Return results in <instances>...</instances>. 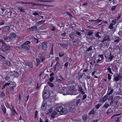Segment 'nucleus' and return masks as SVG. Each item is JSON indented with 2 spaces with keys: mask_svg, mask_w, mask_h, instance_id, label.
Returning <instances> with one entry per match:
<instances>
[{
  "mask_svg": "<svg viewBox=\"0 0 122 122\" xmlns=\"http://www.w3.org/2000/svg\"><path fill=\"white\" fill-rule=\"evenodd\" d=\"M56 111L59 112L61 115H65L67 113V109L66 108L63 107L61 105H59L56 108Z\"/></svg>",
  "mask_w": 122,
  "mask_h": 122,
  "instance_id": "obj_1",
  "label": "nucleus"
},
{
  "mask_svg": "<svg viewBox=\"0 0 122 122\" xmlns=\"http://www.w3.org/2000/svg\"><path fill=\"white\" fill-rule=\"evenodd\" d=\"M30 42L27 41L25 42L23 44L18 46V48L20 49H25L26 50H28L29 49V46L28 45L30 44Z\"/></svg>",
  "mask_w": 122,
  "mask_h": 122,
  "instance_id": "obj_2",
  "label": "nucleus"
},
{
  "mask_svg": "<svg viewBox=\"0 0 122 122\" xmlns=\"http://www.w3.org/2000/svg\"><path fill=\"white\" fill-rule=\"evenodd\" d=\"M45 56L42 55H39L38 57L36 58V60L38 65L40 64L41 62H43L46 59Z\"/></svg>",
  "mask_w": 122,
  "mask_h": 122,
  "instance_id": "obj_3",
  "label": "nucleus"
},
{
  "mask_svg": "<svg viewBox=\"0 0 122 122\" xmlns=\"http://www.w3.org/2000/svg\"><path fill=\"white\" fill-rule=\"evenodd\" d=\"M104 56L106 61L108 62L111 61L114 57L113 55L110 53L108 54L105 53Z\"/></svg>",
  "mask_w": 122,
  "mask_h": 122,
  "instance_id": "obj_4",
  "label": "nucleus"
},
{
  "mask_svg": "<svg viewBox=\"0 0 122 122\" xmlns=\"http://www.w3.org/2000/svg\"><path fill=\"white\" fill-rule=\"evenodd\" d=\"M10 47L5 43L3 44L0 48V50L2 51L5 52L9 50Z\"/></svg>",
  "mask_w": 122,
  "mask_h": 122,
  "instance_id": "obj_5",
  "label": "nucleus"
},
{
  "mask_svg": "<svg viewBox=\"0 0 122 122\" xmlns=\"http://www.w3.org/2000/svg\"><path fill=\"white\" fill-rule=\"evenodd\" d=\"M67 91L68 92H69L70 93V94H68V95H73L74 92L75 88L73 86L68 87H67Z\"/></svg>",
  "mask_w": 122,
  "mask_h": 122,
  "instance_id": "obj_6",
  "label": "nucleus"
},
{
  "mask_svg": "<svg viewBox=\"0 0 122 122\" xmlns=\"http://www.w3.org/2000/svg\"><path fill=\"white\" fill-rule=\"evenodd\" d=\"M67 91V87L64 88L62 89L61 92L62 93V94L64 95H68V94H70V93L68 92Z\"/></svg>",
  "mask_w": 122,
  "mask_h": 122,
  "instance_id": "obj_7",
  "label": "nucleus"
},
{
  "mask_svg": "<svg viewBox=\"0 0 122 122\" xmlns=\"http://www.w3.org/2000/svg\"><path fill=\"white\" fill-rule=\"evenodd\" d=\"M16 36L14 33H11L9 36L8 38L11 40H14L15 39Z\"/></svg>",
  "mask_w": 122,
  "mask_h": 122,
  "instance_id": "obj_8",
  "label": "nucleus"
},
{
  "mask_svg": "<svg viewBox=\"0 0 122 122\" xmlns=\"http://www.w3.org/2000/svg\"><path fill=\"white\" fill-rule=\"evenodd\" d=\"M116 20H112V23L110 24L109 26V28L110 29H112L113 28V25H115L116 23Z\"/></svg>",
  "mask_w": 122,
  "mask_h": 122,
  "instance_id": "obj_9",
  "label": "nucleus"
},
{
  "mask_svg": "<svg viewBox=\"0 0 122 122\" xmlns=\"http://www.w3.org/2000/svg\"><path fill=\"white\" fill-rule=\"evenodd\" d=\"M98 59L97 61V62H99L104 59L103 56L102 55H99L98 56Z\"/></svg>",
  "mask_w": 122,
  "mask_h": 122,
  "instance_id": "obj_10",
  "label": "nucleus"
},
{
  "mask_svg": "<svg viewBox=\"0 0 122 122\" xmlns=\"http://www.w3.org/2000/svg\"><path fill=\"white\" fill-rule=\"evenodd\" d=\"M43 97L45 99H47L49 97V93L48 94L44 91H43L42 95Z\"/></svg>",
  "mask_w": 122,
  "mask_h": 122,
  "instance_id": "obj_11",
  "label": "nucleus"
},
{
  "mask_svg": "<svg viewBox=\"0 0 122 122\" xmlns=\"http://www.w3.org/2000/svg\"><path fill=\"white\" fill-rule=\"evenodd\" d=\"M108 97V96L107 95L105 96L102 99L99 100V102H105L107 100Z\"/></svg>",
  "mask_w": 122,
  "mask_h": 122,
  "instance_id": "obj_12",
  "label": "nucleus"
},
{
  "mask_svg": "<svg viewBox=\"0 0 122 122\" xmlns=\"http://www.w3.org/2000/svg\"><path fill=\"white\" fill-rule=\"evenodd\" d=\"M47 106L46 102V101H44L41 107V109L43 110H45Z\"/></svg>",
  "mask_w": 122,
  "mask_h": 122,
  "instance_id": "obj_13",
  "label": "nucleus"
},
{
  "mask_svg": "<svg viewBox=\"0 0 122 122\" xmlns=\"http://www.w3.org/2000/svg\"><path fill=\"white\" fill-rule=\"evenodd\" d=\"M11 107L12 109H11V111L12 114L13 115H15L17 114L13 106H11Z\"/></svg>",
  "mask_w": 122,
  "mask_h": 122,
  "instance_id": "obj_14",
  "label": "nucleus"
},
{
  "mask_svg": "<svg viewBox=\"0 0 122 122\" xmlns=\"http://www.w3.org/2000/svg\"><path fill=\"white\" fill-rule=\"evenodd\" d=\"M76 108V105H72L70 109V111L71 112L74 111L75 110Z\"/></svg>",
  "mask_w": 122,
  "mask_h": 122,
  "instance_id": "obj_15",
  "label": "nucleus"
},
{
  "mask_svg": "<svg viewBox=\"0 0 122 122\" xmlns=\"http://www.w3.org/2000/svg\"><path fill=\"white\" fill-rule=\"evenodd\" d=\"M114 111L113 109L111 108L108 109L106 112V113L107 114H109L113 112Z\"/></svg>",
  "mask_w": 122,
  "mask_h": 122,
  "instance_id": "obj_16",
  "label": "nucleus"
},
{
  "mask_svg": "<svg viewBox=\"0 0 122 122\" xmlns=\"http://www.w3.org/2000/svg\"><path fill=\"white\" fill-rule=\"evenodd\" d=\"M113 90L111 87H109L108 88V92H107V94L108 95H110L113 92Z\"/></svg>",
  "mask_w": 122,
  "mask_h": 122,
  "instance_id": "obj_17",
  "label": "nucleus"
},
{
  "mask_svg": "<svg viewBox=\"0 0 122 122\" xmlns=\"http://www.w3.org/2000/svg\"><path fill=\"white\" fill-rule=\"evenodd\" d=\"M57 113L55 111H54L51 114V117L53 118H54L56 116H57Z\"/></svg>",
  "mask_w": 122,
  "mask_h": 122,
  "instance_id": "obj_18",
  "label": "nucleus"
},
{
  "mask_svg": "<svg viewBox=\"0 0 122 122\" xmlns=\"http://www.w3.org/2000/svg\"><path fill=\"white\" fill-rule=\"evenodd\" d=\"M31 4L32 5H41V6H44L45 5H44L43 4H37L36 3H34V2H30V4Z\"/></svg>",
  "mask_w": 122,
  "mask_h": 122,
  "instance_id": "obj_19",
  "label": "nucleus"
},
{
  "mask_svg": "<svg viewBox=\"0 0 122 122\" xmlns=\"http://www.w3.org/2000/svg\"><path fill=\"white\" fill-rule=\"evenodd\" d=\"M47 45L45 43H43L42 44V49L44 50H45L46 49V48Z\"/></svg>",
  "mask_w": 122,
  "mask_h": 122,
  "instance_id": "obj_20",
  "label": "nucleus"
},
{
  "mask_svg": "<svg viewBox=\"0 0 122 122\" xmlns=\"http://www.w3.org/2000/svg\"><path fill=\"white\" fill-rule=\"evenodd\" d=\"M109 36L107 35H106L103 39V41H104L109 39Z\"/></svg>",
  "mask_w": 122,
  "mask_h": 122,
  "instance_id": "obj_21",
  "label": "nucleus"
},
{
  "mask_svg": "<svg viewBox=\"0 0 122 122\" xmlns=\"http://www.w3.org/2000/svg\"><path fill=\"white\" fill-rule=\"evenodd\" d=\"M36 1H40L41 2H52L51 0H35Z\"/></svg>",
  "mask_w": 122,
  "mask_h": 122,
  "instance_id": "obj_22",
  "label": "nucleus"
},
{
  "mask_svg": "<svg viewBox=\"0 0 122 122\" xmlns=\"http://www.w3.org/2000/svg\"><path fill=\"white\" fill-rule=\"evenodd\" d=\"M109 106V105L107 103H105L103 105V108H105V109H106Z\"/></svg>",
  "mask_w": 122,
  "mask_h": 122,
  "instance_id": "obj_23",
  "label": "nucleus"
},
{
  "mask_svg": "<svg viewBox=\"0 0 122 122\" xmlns=\"http://www.w3.org/2000/svg\"><path fill=\"white\" fill-rule=\"evenodd\" d=\"M40 11L37 10L34 13H32V14L34 15H38V14L40 13Z\"/></svg>",
  "mask_w": 122,
  "mask_h": 122,
  "instance_id": "obj_24",
  "label": "nucleus"
},
{
  "mask_svg": "<svg viewBox=\"0 0 122 122\" xmlns=\"http://www.w3.org/2000/svg\"><path fill=\"white\" fill-rule=\"evenodd\" d=\"M96 36L97 37H100L101 36V33L99 32L96 33Z\"/></svg>",
  "mask_w": 122,
  "mask_h": 122,
  "instance_id": "obj_25",
  "label": "nucleus"
},
{
  "mask_svg": "<svg viewBox=\"0 0 122 122\" xmlns=\"http://www.w3.org/2000/svg\"><path fill=\"white\" fill-rule=\"evenodd\" d=\"M26 64L30 67H32L33 66L32 64L31 63L27 62L26 63Z\"/></svg>",
  "mask_w": 122,
  "mask_h": 122,
  "instance_id": "obj_26",
  "label": "nucleus"
},
{
  "mask_svg": "<svg viewBox=\"0 0 122 122\" xmlns=\"http://www.w3.org/2000/svg\"><path fill=\"white\" fill-rule=\"evenodd\" d=\"M47 83L49 86L51 87H54V86L53 83H51L50 82H48Z\"/></svg>",
  "mask_w": 122,
  "mask_h": 122,
  "instance_id": "obj_27",
  "label": "nucleus"
},
{
  "mask_svg": "<svg viewBox=\"0 0 122 122\" xmlns=\"http://www.w3.org/2000/svg\"><path fill=\"white\" fill-rule=\"evenodd\" d=\"M7 13V15H8V17H10L11 16V11H9V12H8L7 11H6V14Z\"/></svg>",
  "mask_w": 122,
  "mask_h": 122,
  "instance_id": "obj_28",
  "label": "nucleus"
},
{
  "mask_svg": "<svg viewBox=\"0 0 122 122\" xmlns=\"http://www.w3.org/2000/svg\"><path fill=\"white\" fill-rule=\"evenodd\" d=\"M2 109L3 110V112L4 113H6V108L4 107L3 106H2Z\"/></svg>",
  "mask_w": 122,
  "mask_h": 122,
  "instance_id": "obj_29",
  "label": "nucleus"
},
{
  "mask_svg": "<svg viewBox=\"0 0 122 122\" xmlns=\"http://www.w3.org/2000/svg\"><path fill=\"white\" fill-rule=\"evenodd\" d=\"M117 5H115V6H113L112 7L111 9V10L112 11H113L116 8L117 6Z\"/></svg>",
  "mask_w": 122,
  "mask_h": 122,
  "instance_id": "obj_30",
  "label": "nucleus"
},
{
  "mask_svg": "<svg viewBox=\"0 0 122 122\" xmlns=\"http://www.w3.org/2000/svg\"><path fill=\"white\" fill-rule=\"evenodd\" d=\"M101 105L102 104L101 103L98 104H97L96 106V108L97 109H98Z\"/></svg>",
  "mask_w": 122,
  "mask_h": 122,
  "instance_id": "obj_31",
  "label": "nucleus"
},
{
  "mask_svg": "<svg viewBox=\"0 0 122 122\" xmlns=\"http://www.w3.org/2000/svg\"><path fill=\"white\" fill-rule=\"evenodd\" d=\"M64 53L63 52H60L59 54V56L60 57H63L64 56Z\"/></svg>",
  "mask_w": 122,
  "mask_h": 122,
  "instance_id": "obj_32",
  "label": "nucleus"
},
{
  "mask_svg": "<svg viewBox=\"0 0 122 122\" xmlns=\"http://www.w3.org/2000/svg\"><path fill=\"white\" fill-rule=\"evenodd\" d=\"M38 114V111H37L36 110L35 113V118H36L37 117Z\"/></svg>",
  "mask_w": 122,
  "mask_h": 122,
  "instance_id": "obj_33",
  "label": "nucleus"
},
{
  "mask_svg": "<svg viewBox=\"0 0 122 122\" xmlns=\"http://www.w3.org/2000/svg\"><path fill=\"white\" fill-rule=\"evenodd\" d=\"M10 28V27L9 26H6L5 27V30L6 31L8 30Z\"/></svg>",
  "mask_w": 122,
  "mask_h": 122,
  "instance_id": "obj_34",
  "label": "nucleus"
},
{
  "mask_svg": "<svg viewBox=\"0 0 122 122\" xmlns=\"http://www.w3.org/2000/svg\"><path fill=\"white\" fill-rule=\"evenodd\" d=\"M5 63L8 65H10V62L8 61H6L5 62Z\"/></svg>",
  "mask_w": 122,
  "mask_h": 122,
  "instance_id": "obj_35",
  "label": "nucleus"
},
{
  "mask_svg": "<svg viewBox=\"0 0 122 122\" xmlns=\"http://www.w3.org/2000/svg\"><path fill=\"white\" fill-rule=\"evenodd\" d=\"M82 118L84 121H85L86 119V116H83Z\"/></svg>",
  "mask_w": 122,
  "mask_h": 122,
  "instance_id": "obj_36",
  "label": "nucleus"
},
{
  "mask_svg": "<svg viewBox=\"0 0 122 122\" xmlns=\"http://www.w3.org/2000/svg\"><path fill=\"white\" fill-rule=\"evenodd\" d=\"M115 121L116 122H117L118 121L119 119L118 117H115Z\"/></svg>",
  "mask_w": 122,
  "mask_h": 122,
  "instance_id": "obj_37",
  "label": "nucleus"
},
{
  "mask_svg": "<svg viewBox=\"0 0 122 122\" xmlns=\"http://www.w3.org/2000/svg\"><path fill=\"white\" fill-rule=\"evenodd\" d=\"M108 70L109 71V72L111 74H112V71H111V68H107Z\"/></svg>",
  "mask_w": 122,
  "mask_h": 122,
  "instance_id": "obj_38",
  "label": "nucleus"
},
{
  "mask_svg": "<svg viewBox=\"0 0 122 122\" xmlns=\"http://www.w3.org/2000/svg\"><path fill=\"white\" fill-rule=\"evenodd\" d=\"M14 89V86H10V90L11 91H12L13 89Z\"/></svg>",
  "mask_w": 122,
  "mask_h": 122,
  "instance_id": "obj_39",
  "label": "nucleus"
},
{
  "mask_svg": "<svg viewBox=\"0 0 122 122\" xmlns=\"http://www.w3.org/2000/svg\"><path fill=\"white\" fill-rule=\"evenodd\" d=\"M94 112L93 111H92L89 112V115L93 114H94Z\"/></svg>",
  "mask_w": 122,
  "mask_h": 122,
  "instance_id": "obj_40",
  "label": "nucleus"
},
{
  "mask_svg": "<svg viewBox=\"0 0 122 122\" xmlns=\"http://www.w3.org/2000/svg\"><path fill=\"white\" fill-rule=\"evenodd\" d=\"M121 40L120 39H117L116 40H115L114 42H118L119 41H120Z\"/></svg>",
  "mask_w": 122,
  "mask_h": 122,
  "instance_id": "obj_41",
  "label": "nucleus"
},
{
  "mask_svg": "<svg viewBox=\"0 0 122 122\" xmlns=\"http://www.w3.org/2000/svg\"><path fill=\"white\" fill-rule=\"evenodd\" d=\"M113 99V97L112 96H110L108 97V99L109 100H111Z\"/></svg>",
  "mask_w": 122,
  "mask_h": 122,
  "instance_id": "obj_42",
  "label": "nucleus"
},
{
  "mask_svg": "<svg viewBox=\"0 0 122 122\" xmlns=\"http://www.w3.org/2000/svg\"><path fill=\"white\" fill-rule=\"evenodd\" d=\"M54 78L53 77H51L49 79L50 81L51 82H52Z\"/></svg>",
  "mask_w": 122,
  "mask_h": 122,
  "instance_id": "obj_43",
  "label": "nucleus"
},
{
  "mask_svg": "<svg viewBox=\"0 0 122 122\" xmlns=\"http://www.w3.org/2000/svg\"><path fill=\"white\" fill-rule=\"evenodd\" d=\"M92 50V47L91 46V47H89L88 48V49L87 50V51H89Z\"/></svg>",
  "mask_w": 122,
  "mask_h": 122,
  "instance_id": "obj_44",
  "label": "nucleus"
},
{
  "mask_svg": "<svg viewBox=\"0 0 122 122\" xmlns=\"http://www.w3.org/2000/svg\"><path fill=\"white\" fill-rule=\"evenodd\" d=\"M80 99H78L76 102V105H77L80 102Z\"/></svg>",
  "mask_w": 122,
  "mask_h": 122,
  "instance_id": "obj_45",
  "label": "nucleus"
},
{
  "mask_svg": "<svg viewBox=\"0 0 122 122\" xmlns=\"http://www.w3.org/2000/svg\"><path fill=\"white\" fill-rule=\"evenodd\" d=\"M21 3L24 4H30V2H21Z\"/></svg>",
  "mask_w": 122,
  "mask_h": 122,
  "instance_id": "obj_46",
  "label": "nucleus"
},
{
  "mask_svg": "<svg viewBox=\"0 0 122 122\" xmlns=\"http://www.w3.org/2000/svg\"><path fill=\"white\" fill-rule=\"evenodd\" d=\"M79 91L80 92L82 91L83 90L82 88L81 87H79L78 89Z\"/></svg>",
  "mask_w": 122,
  "mask_h": 122,
  "instance_id": "obj_47",
  "label": "nucleus"
},
{
  "mask_svg": "<svg viewBox=\"0 0 122 122\" xmlns=\"http://www.w3.org/2000/svg\"><path fill=\"white\" fill-rule=\"evenodd\" d=\"M43 21H40L38 22L37 23L38 24H42L43 23Z\"/></svg>",
  "mask_w": 122,
  "mask_h": 122,
  "instance_id": "obj_48",
  "label": "nucleus"
},
{
  "mask_svg": "<svg viewBox=\"0 0 122 122\" xmlns=\"http://www.w3.org/2000/svg\"><path fill=\"white\" fill-rule=\"evenodd\" d=\"M20 11L24 12L25 11V10L24 9H23L22 8H20Z\"/></svg>",
  "mask_w": 122,
  "mask_h": 122,
  "instance_id": "obj_49",
  "label": "nucleus"
},
{
  "mask_svg": "<svg viewBox=\"0 0 122 122\" xmlns=\"http://www.w3.org/2000/svg\"><path fill=\"white\" fill-rule=\"evenodd\" d=\"M32 28L33 30H35L36 29V26H34L32 27Z\"/></svg>",
  "mask_w": 122,
  "mask_h": 122,
  "instance_id": "obj_50",
  "label": "nucleus"
},
{
  "mask_svg": "<svg viewBox=\"0 0 122 122\" xmlns=\"http://www.w3.org/2000/svg\"><path fill=\"white\" fill-rule=\"evenodd\" d=\"M66 35V32H64L63 33H62L61 34V35L63 36H64Z\"/></svg>",
  "mask_w": 122,
  "mask_h": 122,
  "instance_id": "obj_51",
  "label": "nucleus"
},
{
  "mask_svg": "<svg viewBox=\"0 0 122 122\" xmlns=\"http://www.w3.org/2000/svg\"><path fill=\"white\" fill-rule=\"evenodd\" d=\"M76 33L78 36H80L81 35V33L78 31H76Z\"/></svg>",
  "mask_w": 122,
  "mask_h": 122,
  "instance_id": "obj_52",
  "label": "nucleus"
},
{
  "mask_svg": "<svg viewBox=\"0 0 122 122\" xmlns=\"http://www.w3.org/2000/svg\"><path fill=\"white\" fill-rule=\"evenodd\" d=\"M55 65L56 66H59L60 65V64L58 62V61H57Z\"/></svg>",
  "mask_w": 122,
  "mask_h": 122,
  "instance_id": "obj_53",
  "label": "nucleus"
},
{
  "mask_svg": "<svg viewBox=\"0 0 122 122\" xmlns=\"http://www.w3.org/2000/svg\"><path fill=\"white\" fill-rule=\"evenodd\" d=\"M69 62H66L64 64V66L66 67H67L68 66V64Z\"/></svg>",
  "mask_w": 122,
  "mask_h": 122,
  "instance_id": "obj_54",
  "label": "nucleus"
},
{
  "mask_svg": "<svg viewBox=\"0 0 122 122\" xmlns=\"http://www.w3.org/2000/svg\"><path fill=\"white\" fill-rule=\"evenodd\" d=\"M86 97L87 96L86 94L84 95L83 97V98L82 99L83 100L85 99V98H86Z\"/></svg>",
  "mask_w": 122,
  "mask_h": 122,
  "instance_id": "obj_55",
  "label": "nucleus"
},
{
  "mask_svg": "<svg viewBox=\"0 0 122 122\" xmlns=\"http://www.w3.org/2000/svg\"><path fill=\"white\" fill-rule=\"evenodd\" d=\"M119 80V78L118 77H116L115 78V81H117Z\"/></svg>",
  "mask_w": 122,
  "mask_h": 122,
  "instance_id": "obj_56",
  "label": "nucleus"
},
{
  "mask_svg": "<svg viewBox=\"0 0 122 122\" xmlns=\"http://www.w3.org/2000/svg\"><path fill=\"white\" fill-rule=\"evenodd\" d=\"M1 95L2 96L4 97L5 95V94L3 92H2L1 93Z\"/></svg>",
  "mask_w": 122,
  "mask_h": 122,
  "instance_id": "obj_57",
  "label": "nucleus"
},
{
  "mask_svg": "<svg viewBox=\"0 0 122 122\" xmlns=\"http://www.w3.org/2000/svg\"><path fill=\"white\" fill-rule=\"evenodd\" d=\"M98 121V119H96L95 120L92 121L91 122H97Z\"/></svg>",
  "mask_w": 122,
  "mask_h": 122,
  "instance_id": "obj_58",
  "label": "nucleus"
},
{
  "mask_svg": "<svg viewBox=\"0 0 122 122\" xmlns=\"http://www.w3.org/2000/svg\"><path fill=\"white\" fill-rule=\"evenodd\" d=\"M92 34V32H89L87 33V35H91Z\"/></svg>",
  "mask_w": 122,
  "mask_h": 122,
  "instance_id": "obj_59",
  "label": "nucleus"
},
{
  "mask_svg": "<svg viewBox=\"0 0 122 122\" xmlns=\"http://www.w3.org/2000/svg\"><path fill=\"white\" fill-rule=\"evenodd\" d=\"M66 13L67 14L70 16H72L71 15V14L70 13L68 12H66Z\"/></svg>",
  "mask_w": 122,
  "mask_h": 122,
  "instance_id": "obj_60",
  "label": "nucleus"
},
{
  "mask_svg": "<svg viewBox=\"0 0 122 122\" xmlns=\"http://www.w3.org/2000/svg\"><path fill=\"white\" fill-rule=\"evenodd\" d=\"M59 58L58 57H56L55 58V60L57 61H58L59 60Z\"/></svg>",
  "mask_w": 122,
  "mask_h": 122,
  "instance_id": "obj_61",
  "label": "nucleus"
},
{
  "mask_svg": "<svg viewBox=\"0 0 122 122\" xmlns=\"http://www.w3.org/2000/svg\"><path fill=\"white\" fill-rule=\"evenodd\" d=\"M76 26V25L75 24H73L71 25V26L72 27H75Z\"/></svg>",
  "mask_w": 122,
  "mask_h": 122,
  "instance_id": "obj_62",
  "label": "nucleus"
},
{
  "mask_svg": "<svg viewBox=\"0 0 122 122\" xmlns=\"http://www.w3.org/2000/svg\"><path fill=\"white\" fill-rule=\"evenodd\" d=\"M54 75V73H52L50 75V77H52Z\"/></svg>",
  "mask_w": 122,
  "mask_h": 122,
  "instance_id": "obj_63",
  "label": "nucleus"
},
{
  "mask_svg": "<svg viewBox=\"0 0 122 122\" xmlns=\"http://www.w3.org/2000/svg\"><path fill=\"white\" fill-rule=\"evenodd\" d=\"M5 84L6 86H9L10 84V83H6Z\"/></svg>",
  "mask_w": 122,
  "mask_h": 122,
  "instance_id": "obj_64",
  "label": "nucleus"
}]
</instances>
